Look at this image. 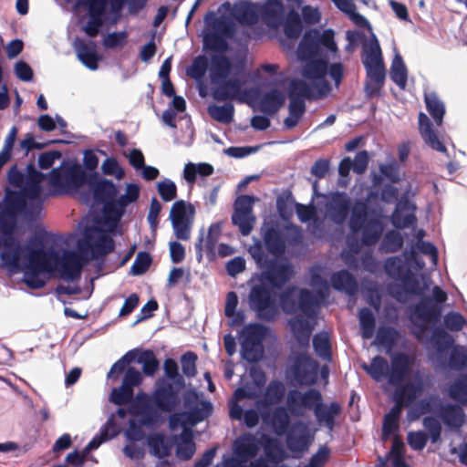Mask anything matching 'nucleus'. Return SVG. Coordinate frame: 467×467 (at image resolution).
Wrapping results in <instances>:
<instances>
[{
    "label": "nucleus",
    "mask_w": 467,
    "mask_h": 467,
    "mask_svg": "<svg viewBox=\"0 0 467 467\" xmlns=\"http://www.w3.org/2000/svg\"><path fill=\"white\" fill-rule=\"evenodd\" d=\"M18 257L17 267H5L12 273H23L22 282L30 289L44 287L50 277L67 283L78 282L89 258L83 252L67 249L60 254L54 247L46 248L40 236L30 237Z\"/></svg>",
    "instance_id": "f257e3e1"
},
{
    "label": "nucleus",
    "mask_w": 467,
    "mask_h": 467,
    "mask_svg": "<svg viewBox=\"0 0 467 467\" xmlns=\"http://www.w3.org/2000/svg\"><path fill=\"white\" fill-rule=\"evenodd\" d=\"M41 211V202L28 203L17 192H7L0 202V261L5 267H17L18 257L24 250L19 240L15 236L18 215L26 218L36 217Z\"/></svg>",
    "instance_id": "f03ea898"
},
{
    "label": "nucleus",
    "mask_w": 467,
    "mask_h": 467,
    "mask_svg": "<svg viewBox=\"0 0 467 467\" xmlns=\"http://www.w3.org/2000/svg\"><path fill=\"white\" fill-rule=\"evenodd\" d=\"M204 23L211 27L202 37L203 48L216 53H226L230 49L228 40L235 35V25L224 16H217L214 11H209Z\"/></svg>",
    "instance_id": "7ed1b4c3"
},
{
    "label": "nucleus",
    "mask_w": 467,
    "mask_h": 467,
    "mask_svg": "<svg viewBox=\"0 0 467 467\" xmlns=\"http://www.w3.org/2000/svg\"><path fill=\"white\" fill-rule=\"evenodd\" d=\"M89 172L77 163L63 161L59 167L53 168L48 173L49 184L54 194L62 195L77 192L87 183Z\"/></svg>",
    "instance_id": "20e7f679"
},
{
    "label": "nucleus",
    "mask_w": 467,
    "mask_h": 467,
    "mask_svg": "<svg viewBox=\"0 0 467 467\" xmlns=\"http://www.w3.org/2000/svg\"><path fill=\"white\" fill-rule=\"evenodd\" d=\"M334 31L330 28L320 32L319 29L312 28L306 30L297 47V57L299 60H308L309 58L327 57L324 50L336 53L337 47L335 42Z\"/></svg>",
    "instance_id": "39448f33"
},
{
    "label": "nucleus",
    "mask_w": 467,
    "mask_h": 467,
    "mask_svg": "<svg viewBox=\"0 0 467 467\" xmlns=\"http://www.w3.org/2000/svg\"><path fill=\"white\" fill-rule=\"evenodd\" d=\"M261 234L265 249L274 256H281L285 254L286 243L296 245L302 241L298 227L291 226L285 230L275 223H264Z\"/></svg>",
    "instance_id": "423d86ee"
},
{
    "label": "nucleus",
    "mask_w": 467,
    "mask_h": 467,
    "mask_svg": "<svg viewBox=\"0 0 467 467\" xmlns=\"http://www.w3.org/2000/svg\"><path fill=\"white\" fill-rule=\"evenodd\" d=\"M77 246L87 256L90 253L92 259H98L114 251L115 241L103 229L87 226L83 230V238L78 240Z\"/></svg>",
    "instance_id": "0eeeda50"
},
{
    "label": "nucleus",
    "mask_w": 467,
    "mask_h": 467,
    "mask_svg": "<svg viewBox=\"0 0 467 467\" xmlns=\"http://www.w3.org/2000/svg\"><path fill=\"white\" fill-rule=\"evenodd\" d=\"M248 305L258 319L273 322L278 316V308L272 290L264 282L253 285L248 294Z\"/></svg>",
    "instance_id": "6e6552de"
},
{
    "label": "nucleus",
    "mask_w": 467,
    "mask_h": 467,
    "mask_svg": "<svg viewBox=\"0 0 467 467\" xmlns=\"http://www.w3.org/2000/svg\"><path fill=\"white\" fill-rule=\"evenodd\" d=\"M296 287H288L280 295V304L285 313L294 314L301 311L308 318H315L317 315L319 304L317 296L306 288H301L297 302L293 298Z\"/></svg>",
    "instance_id": "1a4fd4ad"
},
{
    "label": "nucleus",
    "mask_w": 467,
    "mask_h": 467,
    "mask_svg": "<svg viewBox=\"0 0 467 467\" xmlns=\"http://www.w3.org/2000/svg\"><path fill=\"white\" fill-rule=\"evenodd\" d=\"M275 256L270 259L256 275L259 282L266 283L272 288L280 289L288 283L294 275V267L286 260L278 259Z\"/></svg>",
    "instance_id": "9d476101"
},
{
    "label": "nucleus",
    "mask_w": 467,
    "mask_h": 467,
    "mask_svg": "<svg viewBox=\"0 0 467 467\" xmlns=\"http://www.w3.org/2000/svg\"><path fill=\"white\" fill-rule=\"evenodd\" d=\"M152 402V398L150 399L148 394L138 392L128 410L130 415L140 418V423L149 429L157 427L163 420L161 412Z\"/></svg>",
    "instance_id": "9b49d317"
},
{
    "label": "nucleus",
    "mask_w": 467,
    "mask_h": 467,
    "mask_svg": "<svg viewBox=\"0 0 467 467\" xmlns=\"http://www.w3.org/2000/svg\"><path fill=\"white\" fill-rule=\"evenodd\" d=\"M319 364L306 353H297L293 358L290 372L300 386H313L318 379Z\"/></svg>",
    "instance_id": "f8f14e48"
},
{
    "label": "nucleus",
    "mask_w": 467,
    "mask_h": 467,
    "mask_svg": "<svg viewBox=\"0 0 467 467\" xmlns=\"http://www.w3.org/2000/svg\"><path fill=\"white\" fill-rule=\"evenodd\" d=\"M423 431H411L408 432L407 441L413 451H421L425 448L429 439L435 444L441 441L442 427L434 416H425L422 419Z\"/></svg>",
    "instance_id": "ddd939ff"
},
{
    "label": "nucleus",
    "mask_w": 467,
    "mask_h": 467,
    "mask_svg": "<svg viewBox=\"0 0 467 467\" xmlns=\"http://www.w3.org/2000/svg\"><path fill=\"white\" fill-rule=\"evenodd\" d=\"M181 390L166 379H159L152 392V401L158 411L171 412L179 404Z\"/></svg>",
    "instance_id": "4468645a"
},
{
    "label": "nucleus",
    "mask_w": 467,
    "mask_h": 467,
    "mask_svg": "<svg viewBox=\"0 0 467 467\" xmlns=\"http://www.w3.org/2000/svg\"><path fill=\"white\" fill-rule=\"evenodd\" d=\"M435 418L451 432L460 431L466 422L464 409L456 402L441 403Z\"/></svg>",
    "instance_id": "2eb2a0df"
},
{
    "label": "nucleus",
    "mask_w": 467,
    "mask_h": 467,
    "mask_svg": "<svg viewBox=\"0 0 467 467\" xmlns=\"http://www.w3.org/2000/svg\"><path fill=\"white\" fill-rule=\"evenodd\" d=\"M366 70L364 92L368 99L378 97L381 93L386 79L384 61L362 63Z\"/></svg>",
    "instance_id": "dca6fc26"
},
{
    "label": "nucleus",
    "mask_w": 467,
    "mask_h": 467,
    "mask_svg": "<svg viewBox=\"0 0 467 467\" xmlns=\"http://www.w3.org/2000/svg\"><path fill=\"white\" fill-rule=\"evenodd\" d=\"M442 307L435 304L431 296L421 297L412 307V314L422 323L418 325L420 331L428 329L425 323L436 324L441 317Z\"/></svg>",
    "instance_id": "f3484780"
},
{
    "label": "nucleus",
    "mask_w": 467,
    "mask_h": 467,
    "mask_svg": "<svg viewBox=\"0 0 467 467\" xmlns=\"http://www.w3.org/2000/svg\"><path fill=\"white\" fill-rule=\"evenodd\" d=\"M87 183L93 192L94 200L99 203H105L117 197L119 192L117 185L110 180L101 178L97 171L89 172Z\"/></svg>",
    "instance_id": "a211bd4d"
},
{
    "label": "nucleus",
    "mask_w": 467,
    "mask_h": 467,
    "mask_svg": "<svg viewBox=\"0 0 467 467\" xmlns=\"http://www.w3.org/2000/svg\"><path fill=\"white\" fill-rule=\"evenodd\" d=\"M286 434V446L292 452H304L308 450L312 438L307 425L301 421H296Z\"/></svg>",
    "instance_id": "6ab92c4d"
},
{
    "label": "nucleus",
    "mask_w": 467,
    "mask_h": 467,
    "mask_svg": "<svg viewBox=\"0 0 467 467\" xmlns=\"http://www.w3.org/2000/svg\"><path fill=\"white\" fill-rule=\"evenodd\" d=\"M80 4L86 5L88 10V19L83 30L88 36L95 37L103 25L108 0H85Z\"/></svg>",
    "instance_id": "aec40b11"
},
{
    "label": "nucleus",
    "mask_w": 467,
    "mask_h": 467,
    "mask_svg": "<svg viewBox=\"0 0 467 467\" xmlns=\"http://www.w3.org/2000/svg\"><path fill=\"white\" fill-rule=\"evenodd\" d=\"M233 62L225 53L213 52L210 56L209 79L215 86L228 78L233 71Z\"/></svg>",
    "instance_id": "412c9836"
},
{
    "label": "nucleus",
    "mask_w": 467,
    "mask_h": 467,
    "mask_svg": "<svg viewBox=\"0 0 467 467\" xmlns=\"http://www.w3.org/2000/svg\"><path fill=\"white\" fill-rule=\"evenodd\" d=\"M385 225L379 213H372L370 218L362 223L359 229L360 242L365 247H371L377 244L384 233Z\"/></svg>",
    "instance_id": "4be33fe9"
},
{
    "label": "nucleus",
    "mask_w": 467,
    "mask_h": 467,
    "mask_svg": "<svg viewBox=\"0 0 467 467\" xmlns=\"http://www.w3.org/2000/svg\"><path fill=\"white\" fill-rule=\"evenodd\" d=\"M261 445V441L254 434L246 432L234 441V452L238 461L245 462L257 455Z\"/></svg>",
    "instance_id": "5701e85b"
},
{
    "label": "nucleus",
    "mask_w": 467,
    "mask_h": 467,
    "mask_svg": "<svg viewBox=\"0 0 467 467\" xmlns=\"http://www.w3.org/2000/svg\"><path fill=\"white\" fill-rule=\"evenodd\" d=\"M410 358L404 353H398L391 358L388 374V382L391 386H400L410 371Z\"/></svg>",
    "instance_id": "b1692460"
},
{
    "label": "nucleus",
    "mask_w": 467,
    "mask_h": 467,
    "mask_svg": "<svg viewBox=\"0 0 467 467\" xmlns=\"http://www.w3.org/2000/svg\"><path fill=\"white\" fill-rule=\"evenodd\" d=\"M243 82L238 78H228L222 83L215 85L212 90V97L216 101L234 99L241 94Z\"/></svg>",
    "instance_id": "393cba45"
},
{
    "label": "nucleus",
    "mask_w": 467,
    "mask_h": 467,
    "mask_svg": "<svg viewBox=\"0 0 467 467\" xmlns=\"http://www.w3.org/2000/svg\"><path fill=\"white\" fill-rule=\"evenodd\" d=\"M285 394V387L284 383L278 379H274L268 383L265 388L264 397L256 400L255 407L257 409H265L269 411L271 405L279 404Z\"/></svg>",
    "instance_id": "a878e982"
},
{
    "label": "nucleus",
    "mask_w": 467,
    "mask_h": 467,
    "mask_svg": "<svg viewBox=\"0 0 467 467\" xmlns=\"http://www.w3.org/2000/svg\"><path fill=\"white\" fill-rule=\"evenodd\" d=\"M436 366L441 369L463 370L467 368V348L460 345H453L450 348L448 360L441 358L436 363Z\"/></svg>",
    "instance_id": "bb28decb"
},
{
    "label": "nucleus",
    "mask_w": 467,
    "mask_h": 467,
    "mask_svg": "<svg viewBox=\"0 0 467 467\" xmlns=\"http://www.w3.org/2000/svg\"><path fill=\"white\" fill-rule=\"evenodd\" d=\"M261 18L269 27L275 29L283 23L284 6L278 0H268L261 7Z\"/></svg>",
    "instance_id": "cd10ccee"
},
{
    "label": "nucleus",
    "mask_w": 467,
    "mask_h": 467,
    "mask_svg": "<svg viewBox=\"0 0 467 467\" xmlns=\"http://www.w3.org/2000/svg\"><path fill=\"white\" fill-rule=\"evenodd\" d=\"M332 287L348 296H355L358 290V284L355 276L348 270H339L331 275Z\"/></svg>",
    "instance_id": "c85d7f7f"
},
{
    "label": "nucleus",
    "mask_w": 467,
    "mask_h": 467,
    "mask_svg": "<svg viewBox=\"0 0 467 467\" xmlns=\"http://www.w3.org/2000/svg\"><path fill=\"white\" fill-rule=\"evenodd\" d=\"M351 208L350 198L345 192H336L332 195L330 202V215L337 223H343L348 216Z\"/></svg>",
    "instance_id": "c756f323"
},
{
    "label": "nucleus",
    "mask_w": 467,
    "mask_h": 467,
    "mask_svg": "<svg viewBox=\"0 0 467 467\" xmlns=\"http://www.w3.org/2000/svg\"><path fill=\"white\" fill-rule=\"evenodd\" d=\"M341 412V406L337 401H333L328 405L323 401L314 410V415L320 425L325 426L329 431L335 428V420Z\"/></svg>",
    "instance_id": "7c9ffc66"
},
{
    "label": "nucleus",
    "mask_w": 467,
    "mask_h": 467,
    "mask_svg": "<svg viewBox=\"0 0 467 467\" xmlns=\"http://www.w3.org/2000/svg\"><path fill=\"white\" fill-rule=\"evenodd\" d=\"M147 445L151 455L158 459L168 457L171 453L173 441L161 432L150 434L147 437Z\"/></svg>",
    "instance_id": "2f4dec72"
},
{
    "label": "nucleus",
    "mask_w": 467,
    "mask_h": 467,
    "mask_svg": "<svg viewBox=\"0 0 467 467\" xmlns=\"http://www.w3.org/2000/svg\"><path fill=\"white\" fill-rule=\"evenodd\" d=\"M232 16L244 26H253L258 21L255 5L245 0L235 3L233 6Z\"/></svg>",
    "instance_id": "473e14b6"
},
{
    "label": "nucleus",
    "mask_w": 467,
    "mask_h": 467,
    "mask_svg": "<svg viewBox=\"0 0 467 467\" xmlns=\"http://www.w3.org/2000/svg\"><path fill=\"white\" fill-rule=\"evenodd\" d=\"M305 65L302 67V76L310 80H321L327 74L328 58L321 57H314L308 60H303Z\"/></svg>",
    "instance_id": "72a5a7b5"
},
{
    "label": "nucleus",
    "mask_w": 467,
    "mask_h": 467,
    "mask_svg": "<svg viewBox=\"0 0 467 467\" xmlns=\"http://www.w3.org/2000/svg\"><path fill=\"white\" fill-rule=\"evenodd\" d=\"M287 97L289 99H296L298 101L301 99L304 102L317 99L314 88L300 78H294L289 82Z\"/></svg>",
    "instance_id": "f704fd0d"
},
{
    "label": "nucleus",
    "mask_w": 467,
    "mask_h": 467,
    "mask_svg": "<svg viewBox=\"0 0 467 467\" xmlns=\"http://www.w3.org/2000/svg\"><path fill=\"white\" fill-rule=\"evenodd\" d=\"M431 343L436 350V357L431 360L437 363L442 358V354L454 345V339L444 328L438 327L431 332Z\"/></svg>",
    "instance_id": "c9c22d12"
},
{
    "label": "nucleus",
    "mask_w": 467,
    "mask_h": 467,
    "mask_svg": "<svg viewBox=\"0 0 467 467\" xmlns=\"http://www.w3.org/2000/svg\"><path fill=\"white\" fill-rule=\"evenodd\" d=\"M285 103V97L277 88H272L262 96L259 102L260 110L265 115L273 116Z\"/></svg>",
    "instance_id": "e433bc0d"
},
{
    "label": "nucleus",
    "mask_w": 467,
    "mask_h": 467,
    "mask_svg": "<svg viewBox=\"0 0 467 467\" xmlns=\"http://www.w3.org/2000/svg\"><path fill=\"white\" fill-rule=\"evenodd\" d=\"M75 49L78 60L88 69L97 70L99 67V57L96 52V46L93 42L88 44L79 42L75 43Z\"/></svg>",
    "instance_id": "4c0bfd02"
},
{
    "label": "nucleus",
    "mask_w": 467,
    "mask_h": 467,
    "mask_svg": "<svg viewBox=\"0 0 467 467\" xmlns=\"http://www.w3.org/2000/svg\"><path fill=\"white\" fill-rule=\"evenodd\" d=\"M196 451L193 441V433L190 428H183L179 435V441L176 447V456L182 461H189Z\"/></svg>",
    "instance_id": "58836bf2"
},
{
    "label": "nucleus",
    "mask_w": 467,
    "mask_h": 467,
    "mask_svg": "<svg viewBox=\"0 0 467 467\" xmlns=\"http://www.w3.org/2000/svg\"><path fill=\"white\" fill-rule=\"evenodd\" d=\"M362 368L377 382L388 379L389 365L388 360L379 355L374 357L368 365L363 364Z\"/></svg>",
    "instance_id": "ea45409f"
},
{
    "label": "nucleus",
    "mask_w": 467,
    "mask_h": 467,
    "mask_svg": "<svg viewBox=\"0 0 467 467\" xmlns=\"http://www.w3.org/2000/svg\"><path fill=\"white\" fill-rule=\"evenodd\" d=\"M371 214L368 213V206L365 202H357L351 211V215L348 221V228L354 234L359 233L362 228V223H366Z\"/></svg>",
    "instance_id": "a19ab883"
},
{
    "label": "nucleus",
    "mask_w": 467,
    "mask_h": 467,
    "mask_svg": "<svg viewBox=\"0 0 467 467\" xmlns=\"http://www.w3.org/2000/svg\"><path fill=\"white\" fill-rule=\"evenodd\" d=\"M119 433L118 428L110 417L106 423L101 427L99 433L95 435L91 441L87 444L88 451L97 450L102 443L113 439Z\"/></svg>",
    "instance_id": "79ce46f5"
},
{
    "label": "nucleus",
    "mask_w": 467,
    "mask_h": 467,
    "mask_svg": "<svg viewBox=\"0 0 467 467\" xmlns=\"http://www.w3.org/2000/svg\"><path fill=\"white\" fill-rule=\"evenodd\" d=\"M267 327L260 323H251L244 326L241 330V342L254 343L262 346L266 337Z\"/></svg>",
    "instance_id": "37998d69"
},
{
    "label": "nucleus",
    "mask_w": 467,
    "mask_h": 467,
    "mask_svg": "<svg viewBox=\"0 0 467 467\" xmlns=\"http://www.w3.org/2000/svg\"><path fill=\"white\" fill-rule=\"evenodd\" d=\"M447 393L456 403L467 405V373L456 378L448 386Z\"/></svg>",
    "instance_id": "c03bdc74"
},
{
    "label": "nucleus",
    "mask_w": 467,
    "mask_h": 467,
    "mask_svg": "<svg viewBox=\"0 0 467 467\" xmlns=\"http://www.w3.org/2000/svg\"><path fill=\"white\" fill-rule=\"evenodd\" d=\"M195 208L191 202L176 201L170 212L171 221L194 222Z\"/></svg>",
    "instance_id": "a18cd8bd"
},
{
    "label": "nucleus",
    "mask_w": 467,
    "mask_h": 467,
    "mask_svg": "<svg viewBox=\"0 0 467 467\" xmlns=\"http://www.w3.org/2000/svg\"><path fill=\"white\" fill-rule=\"evenodd\" d=\"M409 207L408 201H400L390 216L391 223L398 229H403L412 225L416 222V216L413 213L403 215L402 213Z\"/></svg>",
    "instance_id": "49530a36"
},
{
    "label": "nucleus",
    "mask_w": 467,
    "mask_h": 467,
    "mask_svg": "<svg viewBox=\"0 0 467 467\" xmlns=\"http://www.w3.org/2000/svg\"><path fill=\"white\" fill-rule=\"evenodd\" d=\"M390 79L400 88L404 89L407 85L408 70L400 54H396L389 70Z\"/></svg>",
    "instance_id": "de8ad7c7"
},
{
    "label": "nucleus",
    "mask_w": 467,
    "mask_h": 467,
    "mask_svg": "<svg viewBox=\"0 0 467 467\" xmlns=\"http://www.w3.org/2000/svg\"><path fill=\"white\" fill-rule=\"evenodd\" d=\"M424 100L427 111L430 113L435 123L439 126L441 124L444 114L445 106L439 99L435 92L425 93Z\"/></svg>",
    "instance_id": "09e8293b"
},
{
    "label": "nucleus",
    "mask_w": 467,
    "mask_h": 467,
    "mask_svg": "<svg viewBox=\"0 0 467 467\" xmlns=\"http://www.w3.org/2000/svg\"><path fill=\"white\" fill-rule=\"evenodd\" d=\"M264 451L265 457L273 463H279L287 458L281 443L274 438L265 436Z\"/></svg>",
    "instance_id": "8fccbe9b"
},
{
    "label": "nucleus",
    "mask_w": 467,
    "mask_h": 467,
    "mask_svg": "<svg viewBox=\"0 0 467 467\" xmlns=\"http://www.w3.org/2000/svg\"><path fill=\"white\" fill-rule=\"evenodd\" d=\"M403 244L402 234L399 231L389 230L383 236L379 250L384 254H393L398 252Z\"/></svg>",
    "instance_id": "3c124183"
},
{
    "label": "nucleus",
    "mask_w": 467,
    "mask_h": 467,
    "mask_svg": "<svg viewBox=\"0 0 467 467\" xmlns=\"http://www.w3.org/2000/svg\"><path fill=\"white\" fill-rule=\"evenodd\" d=\"M270 423L277 435L285 434L290 429V416L287 410L284 406L275 407L272 411Z\"/></svg>",
    "instance_id": "603ef678"
},
{
    "label": "nucleus",
    "mask_w": 467,
    "mask_h": 467,
    "mask_svg": "<svg viewBox=\"0 0 467 467\" xmlns=\"http://www.w3.org/2000/svg\"><path fill=\"white\" fill-rule=\"evenodd\" d=\"M303 31L302 19L298 12L290 10L284 22V33L287 38L296 39Z\"/></svg>",
    "instance_id": "864d4df0"
},
{
    "label": "nucleus",
    "mask_w": 467,
    "mask_h": 467,
    "mask_svg": "<svg viewBox=\"0 0 467 467\" xmlns=\"http://www.w3.org/2000/svg\"><path fill=\"white\" fill-rule=\"evenodd\" d=\"M306 110V102L301 99L300 101L296 99H289L288 116L284 119V126L285 129H294L298 124Z\"/></svg>",
    "instance_id": "5fc2aeb1"
},
{
    "label": "nucleus",
    "mask_w": 467,
    "mask_h": 467,
    "mask_svg": "<svg viewBox=\"0 0 467 467\" xmlns=\"http://www.w3.org/2000/svg\"><path fill=\"white\" fill-rule=\"evenodd\" d=\"M209 67L210 58L208 59L205 55H199L193 58L186 73L189 77L199 82L204 78L207 71L209 72Z\"/></svg>",
    "instance_id": "6e6d98bb"
},
{
    "label": "nucleus",
    "mask_w": 467,
    "mask_h": 467,
    "mask_svg": "<svg viewBox=\"0 0 467 467\" xmlns=\"http://www.w3.org/2000/svg\"><path fill=\"white\" fill-rule=\"evenodd\" d=\"M208 113L214 120L229 124L234 120V107L232 103H225L223 105H210L208 107Z\"/></svg>",
    "instance_id": "4d7b16f0"
},
{
    "label": "nucleus",
    "mask_w": 467,
    "mask_h": 467,
    "mask_svg": "<svg viewBox=\"0 0 467 467\" xmlns=\"http://www.w3.org/2000/svg\"><path fill=\"white\" fill-rule=\"evenodd\" d=\"M313 348L320 358L326 361L331 360V344L327 332H319L313 337Z\"/></svg>",
    "instance_id": "13d9d810"
},
{
    "label": "nucleus",
    "mask_w": 467,
    "mask_h": 467,
    "mask_svg": "<svg viewBox=\"0 0 467 467\" xmlns=\"http://www.w3.org/2000/svg\"><path fill=\"white\" fill-rule=\"evenodd\" d=\"M400 337L399 331L392 327H379L378 328L375 341L378 345L387 350L392 349Z\"/></svg>",
    "instance_id": "bf43d9fd"
},
{
    "label": "nucleus",
    "mask_w": 467,
    "mask_h": 467,
    "mask_svg": "<svg viewBox=\"0 0 467 467\" xmlns=\"http://www.w3.org/2000/svg\"><path fill=\"white\" fill-rule=\"evenodd\" d=\"M135 360L142 366V372L149 377L154 376L160 367L159 360L150 349L142 350Z\"/></svg>",
    "instance_id": "052dcab7"
},
{
    "label": "nucleus",
    "mask_w": 467,
    "mask_h": 467,
    "mask_svg": "<svg viewBox=\"0 0 467 467\" xmlns=\"http://www.w3.org/2000/svg\"><path fill=\"white\" fill-rule=\"evenodd\" d=\"M358 319L362 337L365 339L371 338L376 327V318L373 312L368 307H363L359 310Z\"/></svg>",
    "instance_id": "680f3d73"
},
{
    "label": "nucleus",
    "mask_w": 467,
    "mask_h": 467,
    "mask_svg": "<svg viewBox=\"0 0 467 467\" xmlns=\"http://www.w3.org/2000/svg\"><path fill=\"white\" fill-rule=\"evenodd\" d=\"M163 370L165 377L171 384L176 386L179 389H183L186 386L185 379L179 372L177 362L171 358H167L163 362Z\"/></svg>",
    "instance_id": "e2e57ef3"
},
{
    "label": "nucleus",
    "mask_w": 467,
    "mask_h": 467,
    "mask_svg": "<svg viewBox=\"0 0 467 467\" xmlns=\"http://www.w3.org/2000/svg\"><path fill=\"white\" fill-rule=\"evenodd\" d=\"M364 57L362 63L383 61L381 48L378 38L372 34L371 38L363 46Z\"/></svg>",
    "instance_id": "0e129e2a"
},
{
    "label": "nucleus",
    "mask_w": 467,
    "mask_h": 467,
    "mask_svg": "<svg viewBox=\"0 0 467 467\" xmlns=\"http://www.w3.org/2000/svg\"><path fill=\"white\" fill-rule=\"evenodd\" d=\"M255 218L253 213H234L232 223L237 226L243 236H247L253 230Z\"/></svg>",
    "instance_id": "69168bd1"
},
{
    "label": "nucleus",
    "mask_w": 467,
    "mask_h": 467,
    "mask_svg": "<svg viewBox=\"0 0 467 467\" xmlns=\"http://www.w3.org/2000/svg\"><path fill=\"white\" fill-rule=\"evenodd\" d=\"M213 412V405L210 401H202L200 407H195L190 411H186L188 422L190 425H195L206 418Z\"/></svg>",
    "instance_id": "338daca9"
},
{
    "label": "nucleus",
    "mask_w": 467,
    "mask_h": 467,
    "mask_svg": "<svg viewBox=\"0 0 467 467\" xmlns=\"http://www.w3.org/2000/svg\"><path fill=\"white\" fill-rule=\"evenodd\" d=\"M323 401L321 392L314 388L308 389L305 392H300V404L302 409L312 410L318 407Z\"/></svg>",
    "instance_id": "774afa93"
}]
</instances>
